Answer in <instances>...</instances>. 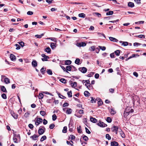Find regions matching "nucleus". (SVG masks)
Returning a JSON list of instances; mask_svg holds the SVG:
<instances>
[{
	"instance_id": "9d476101",
	"label": "nucleus",
	"mask_w": 146,
	"mask_h": 146,
	"mask_svg": "<svg viewBox=\"0 0 146 146\" xmlns=\"http://www.w3.org/2000/svg\"><path fill=\"white\" fill-rule=\"evenodd\" d=\"M118 145L119 144L117 142L113 141L111 143V146H118Z\"/></svg>"
},
{
	"instance_id": "6e6d98bb",
	"label": "nucleus",
	"mask_w": 146,
	"mask_h": 146,
	"mask_svg": "<svg viewBox=\"0 0 146 146\" xmlns=\"http://www.w3.org/2000/svg\"><path fill=\"white\" fill-rule=\"evenodd\" d=\"M55 127V125L54 124L52 123L50 125H49V128L52 129L54 128V127Z\"/></svg>"
},
{
	"instance_id": "9b49d317",
	"label": "nucleus",
	"mask_w": 146,
	"mask_h": 146,
	"mask_svg": "<svg viewBox=\"0 0 146 146\" xmlns=\"http://www.w3.org/2000/svg\"><path fill=\"white\" fill-rule=\"evenodd\" d=\"M111 129L112 130V131H116L118 130L119 128L117 126L115 125Z\"/></svg>"
},
{
	"instance_id": "423d86ee",
	"label": "nucleus",
	"mask_w": 146,
	"mask_h": 146,
	"mask_svg": "<svg viewBox=\"0 0 146 146\" xmlns=\"http://www.w3.org/2000/svg\"><path fill=\"white\" fill-rule=\"evenodd\" d=\"M11 113L12 116L15 119H16L18 118V115L17 114L15 113L13 111H11Z\"/></svg>"
},
{
	"instance_id": "bf43d9fd",
	"label": "nucleus",
	"mask_w": 146,
	"mask_h": 146,
	"mask_svg": "<svg viewBox=\"0 0 146 146\" xmlns=\"http://www.w3.org/2000/svg\"><path fill=\"white\" fill-rule=\"evenodd\" d=\"M92 99L91 101V102L93 103L96 102V100L94 98L92 97H91Z\"/></svg>"
},
{
	"instance_id": "4468645a",
	"label": "nucleus",
	"mask_w": 146,
	"mask_h": 146,
	"mask_svg": "<svg viewBox=\"0 0 146 146\" xmlns=\"http://www.w3.org/2000/svg\"><path fill=\"white\" fill-rule=\"evenodd\" d=\"M110 40L112 41L117 42L118 41V40L115 38L113 37H109Z\"/></svg>"
},
{
	"instance_id": "2eb2a0df",
	"label": "nucleus",
	"mask_w": 146,
	"mask_h": 146,
	"mask_svg": "<svg viewBox=\"0 0 146 146\" xmlns=\"http://www.w3.org/2000/svg\"><path fill=\"white\" fill-rule=\"evenodd\" d=\"M110 112L112 115H114L116 113V111L114 110V109L113 108H111Z\"/></svg>"
},
{
	"instance_id": "f03ea898",
	"label": "nucleus",
	"mask_w": 146,
	"mask_h": 146,
	"mask_svg": "<svg viewBox=\"0 0 146 146\" xmlns=\"http://www.w3.org/2000/svg\"><path fill=\"white\" fill-rule=\"evenodd\" d=\"M97 124L99 126L102 127H104L107 126V125L106 124L101 121H100Z\"/></svg>"
},
{
	"instance_id": "864d4df0",
	"label": "nucleus",
	"mask_w": 146,
	"mask_h": 146,
	"mask_svg": "<svg viewBox=\"0 0 146 146\" xmlns=\"http://www.w3.org/2000/svg\"><path fill=\"white\" fill-rule=\"evenodd\" d=\"M100 49H101L102 50L104 51L106 49V47L105 46H99Z\"/></svg>"
},
{
	"instance_id": "20e7f679",
	"label": "nucleus",
	"mask_w": 146,
	"mask_h": 146,
	"mask_svg": "<svg viewBox=\"0 0 146 146\" xmlns=\"http://www.w3.org/2000/svg\"><path fill=\"white\" fill-rule=\"evenodd\" d=\"M68 127L69 128V131L70 132H72L73 131V128L74 127L73 124L71 123H70Z\"/></svg>"
},
{
	"instance_id": "a211bd4d",
	"label": "nucleus",
	"mask_w": 146,
	"mask_h": 146,
	"mask_svg": "<svg viewBox=\"0 0 146 146\" xmlns=\"http://www.w3.org/2000/svg\"><path fill=\"white\" fill-rule=\"evenodd\" d=\"M56 43L53 42H51L50 43V46L52 49H54L56 47Z\"/></svg>"
},
{
	"instance_id": "bb28decb",
	"label": "nucleus",
	"mask_w": 146,
	"mask_h": 146,
	"mask_svg": "<svg viewBox=\"0 0 146 146\" xmlns=\"http://www.w3.org/2000/svg\"><path fill=\"white\" fill-rule=\"evenodd\" d=\"M46 70V68H45L44 69V67H42L40 69V71L42 74H44L45 73Z\"/></svg>"
},
{
	"instance_id": "7c9ffc66",
	"label": "nucleus",
	"mask_w": 146,
	"mask_h": 146,
	"mask_svg": "<svg viewBox=\"0 0 146 146\" xmlns=\"http://www.w3.org/2000/svg\"><path fill=\"white\" fill-rule=\"evenodd\" d=\"M106 120L108 122L110 123L112 121V119L110 117H108L106 118Z\"/></svg>"
},
{
	"instance_id": "4d7b16f0",
	"label": "nucleus",
	"mask_w": 146,
	"mask_h": 146,
	"mask_svg": "<svg viewBox=\"0 0 146 146\" xmlns=\"http://www.w3.org/2000/svg\"><path fill=\"white\" fill-rule=\"evenodd\" d=\"M18 43L22 47H23L24 46V43L23 41H21L18 42Z\"/></svg>"
},
{
	"instance_id": "412c9836",
	"label": "nucleus",
	"mask_w": 146,
	"mask_h": 146,
	"mask_svg": "<svg viewBox=\"0 0 146 146\" xmlns=\"http://www.w3.org/2000/svg\"><path fill=\"white\" fill-rule=\"evenodd\" d=\"M121 51L120 50H117L115 51L114 52L115 54L117 56H119L120 54V52Z\"/></svg>"
},
{
	"instance_id": "e433bc0d",
	"label": "nucleus",
	"mask_w": 146,
	"mask_h": 146,
	"mask_svg": "<svg viewBox=\"0 0 146 146\" xmlns=\"http://www.w3.org/2000/svg\"><path fill=\"white\" fill-rule=\"evenodd\" d=\"M95 46H92L90 48L89 50L90 51H94L95 50Z\"/></svg>"
},
{
	"instance_id": "8fccbe9b",
	"label": "nucleus",
	"mask_w": 146,
	"mask_h": 146,
	"mask_svg": "<svg viewBox=\"0 0 146 146\" xmlns=\"http://www.w3.org/2000/svg\"><path fill=\"white\" fill-rule=\"evenodd\" d=\"M1 97L3 99H5L7 98L6 95L4 93H3L1 95Z\"/></svg>"
},
{
	"instance_id": "f257e3e1",
	"label": "nucleus",
	"mask_w": 146,
	"mask_h": 146,
	"mask_svg": "<svg viewBox=\"0 0 146 146\" xmlns=\"http://www.w3.org/2000/svg\"><path fill=\"white\" fill-rule=\"evenodd\" d=\"M45 129V128L44 126H40L38 131V133L40 135L42 134L44 132Z\"/></svg>"
},
{
	"instance_id": "49530a36",
	"label": "nucleus",
	"mask_w": 146,
	"mask_h": 146,
	"mask_svg": "<svg viewBox=\"0 0 146 146\" xmlns=\"http://www.w3.org/2000/svg\"><path fill=\"white\" fill-rule=\"evenodd\" d=\"M78 132V133H81L82 132V130L81 129V126H80L79 127L77 128Z\"/></svg>"
},
{
	"instance_id": "338daca9",
	"label": "nucleus",
	"mask_w": 146,
	"mask_h": 146,
	"mask_svg": "<svg viewBox=\"0 0 146 146\" xmlns=\"http://www.w3.org/2000/svg\"><path fill=\"white\" fill-rule=\"evenodd\" d=\"M28 126L31 129H33L34 127L33 125L32 124H30Z\"/></svg>"
},
{
	"instance_id": "c756f323",
	"label": "nucleus",
	"mask_w": 146,
	"mask_h": 146,
	"mask_svg": "<svg viewBox=\"0 0 146 146\" xmlns=\"http://www.w3.org/2000/svg\"><path fill=\"white\" fill-rule=\"evenodd\" d=\"M113 13V11H110L109 12H107L106 13V15H112Z\"/></svg>"
},
{
	"instance_id": "cd10ccee",
	"label": "nucleus",
	"mask_w": 146,
	"mask_h": 146,
	"mask_svg": "<svg viewBox=\"0 0 146 146\" xmlns=\"http://www.w3.org/2000/svg\"><path fill=\"white\" fill-rule=\"evenodd\" d=\"M1 90L4 92H7V91L6 90V88L4 86H2L1 88Z\"/></svg>"
},
{
	"instance_id": "ddd939ff",
	"label": "nucleus",
	"mask_w": 146,
	"mask_h": 146,
	"mask_svg": "<svg viewBox=\"0 0 146 146\" xmlns=\"http://www.w3.org/2000/svg\"><path fill=\"white\" fill-rule=\"evenodd\" d=\"M90 121L94 123H96L98 121L97 119L94 118H93L92 117H91L90 118Z\"/></svg>"
},
{
	"instance_id": "58836bf2",
	"label": "nucleus",
	"mask_w": 146,
	"mask_h": 146,
	"mask_svg": "<svg viewBox=\"0 0 146 146\" xmlns=\"http://www.w3.org/2000/svg\"><path fill=\"white\" fill-rule=\"evenodd\" d=\"M88 84V86H87V88L89 90L92 89L93 88V86L91 85V84L90 83V84Z\"/></svg>"
},
{
	"instance_id": "393cba45",
	"label": "nucleus",
	"mask_w": 146,
	"mask_h": 146,
	"mask_svg": "<svg viewBox=\"0 0 146 146\" xmlns=\"http://www.w3.org/2000/svg\"><path fill=\"white\" fill-rule=\"evenodd\" d=\"M72 110L70 108H68L66 111V113L68 114H70L72 113Z\"/></svg>"
},
{
	"instance_id": "69168bd1",
	"label": "nucleus",
	"mask_w": 146,
	"mask_h": 146,
	"mask_svg": "<svg viewBox=\"0 0 146 146\" xmlns=\"http://www.w3.org/2000/svg\"><path fill=\"white\" fill-rule=\"evenodd\" d=\"M14 137H15L16 138H17L19 139H20V135L19 134H14Z\"/></svg>"
},
{
	"instance_id": "ea45409f",
	"label": "nucleus",
	"mask_w": 146,
	"mask_h": 146,
	"mask_svg": "<svg viewBox=\"0 0 146 146\" xmlns=\"http://www.w3.org/2000/svg\"><path fill=\"white\" fill-rule=\"evenodd\" d=\"M44 97L43 94L42 93H40L39 94L38 97L39 99H42Z\"/></svg>"
},
{
	"instance_id": "1a4fd4ad",
	"label": "nucleus",
	"mask_w": 146,
	"mask_h": 146,
	"mask_svg": "<svg viewBox=\"0 0 146 146\" xmlns=\"http://www.w3.org/2000/svg\"><path fill=\"white\" fill-rule=\"evenodd\" d=\"M98 100V106H99L103 104V102L102 100L100 98H98L97 99Z\"/></svg>"
},
{
	"instance_id": "f3484780",
	"label": "nucleus",
	"mask_w": 146,
	"mask_h": 146,
	"mask_svg": "<svg viewBox=\"0 0 146 146\" xmlns=\"http://www.w3.org/2000/svg\"><path fill=\"white\" fill-rule=\"evenodd\" d=\"M11 60L12 61H14L15 60L16 57L13 54H11L10 55Z\"/></svg>"
},
{
	"instance_id": "e2e57ef3",
	"label": "nucleus",
	"mask_w": 146,
	"mask_h": 146,
	"mask_svg": "<svg viewBox=\"0 0 146 146\" xmlns=\"http://www.w3.org/2000/svg\"><path fill=\"white\" fill-rule=\"evenodd\" d=\"M15 46L17 47L16 49L17 50H19L20 49L21 47L18 44H15Z\"/></svg>"
},
{
	"instance_id": "de8ad7c7",
	"label": "nucleus",
	"mask_w": 146,
	"mask_h": 146,
	"mask_svg": "<svg viewBox=\"0 0 146 146\" xmlns=\"http://www.w3.org/2000/svg\"><path fill=\"white\" fill-rule=\"evenodd\" d=\"M94 74V72H90L89 74H88L87 76L88 77H92Z\"/></svg>"
},
{
	"instance_id": "6e6552de",
	"label": "nucleus",
	"mask_w": 146,
	"mask_h": 146,
	"mask_svg": "<svg viewBox=\"0 0 146 146\" xmlns=\"http://www.w3.org/2000/svg\"><path fill=\"white\" fill-rule=\"evenodd\" d=\"M32 65L34 67H36L37 66V61L34 60H33L32 62Z\"/></svg>"
},
{
	"instance_id": "473e14b6",
	"label": "nucleus",
	"mask_w": 146,
	"mask_h": 146,
	"mask_svg": "<svg viewBox=\"0 0 146 146\" xmlns=\"http://www.w3.org/2000/svg\"><path fill=\"white\" fill-rule=\"evenodd\" d=\"M60 82L63 83H66V80L64 78H62L60 80Z\"/></svg>"
},
{
	"instance_id": "13d9d810",
	"label": "nucleus",
	"mask_w": 146,
	"mask_h": 146,
	"mask_svg": "<svg viewBox=\"0 0 146 146\" xmlns=\"http://www.w3.org/2000/svg\"><path fill=\"white\" fill-rule=\"evenodd\" d=\"M49 39H50L51 40H52V41H54V42H57L56 38H55L51 37V38H49Z\"/></svg>"
},
{
	"instance_id": "3c124183",
	"label": "nucleus",
	"mask_w": 146,
	"mask_h": 146,
	"mask_svg": "<svg viewBox=\"0 0 146 146\" xmlns=\"http://www.w3.org/2000/svg\"><path fill=\"white\" fill-rule=\"evenodd\" d=\"M67 127L66 126H65L64 127L63 129L62 130V132L64 133H66L67 131Z\"/></svg>"
},
{
	"instance_id": "a18cd8bd",
	"label": "nucleus",
	"mask_w": 146,
	"mask_h": 146,
	"mask_svg": "<svg viewBox=\"0 0 146 146\" xmlns=\"http://www.w3.org/2000/svg\"><path fill=\"white\" fill-rule=\"evenodd\" d=\"M40 114L42 116H44L46 114V112L44 111H40Z\"/></svg>"
},
{
	"instance_id": "f704fd0d",
	"label": "nucleus",
	"mask_w": 146,
	"mask_h": 146,
	"mask_svg": "<svg viewBox=\"0 0 146 146\" xmlns=\"http://www.w3.org/2000/svg\"><path fill=\"white\" fill-rule=\"evenodd\" d=\"M89 92L87 91H85L84 93V95L86 97H88L89 96L88 94H90Z\"/></svg>"
},
{
	"instance_id": "052dcab7",
	"label": "nucleus",
	"mask_w": 146,
	"mask_h": 146,
	"mask_svg": "<svg viewBox=\"0 0 146 146\" xmlns=\"http://www.w3.org/2000/svg\"><path fill=\"white\" fill-rule=\"evenodd\" d=\"M85 129H86V132L88 134H90L91 133L90 131L89 130L87 127H85Z\"/></svg>"
},
{
	"instance_id": "5fc2aeb1",
	"label": "nucleus",
	"mask_w": 146,
	"mask_h": 146,
	"mask_svg": "<svg viewBox=\"0 0 146 146\" xmlns=\"http://www.w3.org/2000/svg\"><path fill=\"white\" fill-rule=\"evenodd\" d=\"M44 34H42L41 35H35V37H36L37 38H41L42 36Z\"/></svg>"
},
{
	"instance_id": "a19ab883",
	"label": "nucleus",
	"mask_w": 146,
	"mask_h": 146,
	"mask_svg": "<svg viewBox=\"0 0 146 146\" xmlns=\"http://www.w3.org/2000/svg\"><path fill=\"white\" fill-rule=\"evenodd\" d=\"M82 138L85 141H87L89 139L88 137L85 135H84V136L82 137Z\"/></svg>"
},
{
	"instance_id": "0eeeda50",
	"label": "nucleus",
	"mask_w": 146,
	"mask_h": 146,
	"mask_svg": "<svg viewBox=\"0 0 146 146\" xmlns=\"http://www.w3.org/2000/svg\"><path fill=\"white\" fill-rule=\"evenodd\" d=\"M69 83L70 84H71L73 88H75L76 87L77 83L76 82H74L73 83H72V82L71 81H69Z\"/></svg>"
},
{
	"instance_id": "7ed1b4c3",
	"label": "nucleus",
	"mask_w": 146,
	"mask_h": 146,
	"mask_svg": "<svg viewBox=\"0 0 146 146\" xmlns=\"http://www.w3.org/2000/svg\"><path fill=\"white\" fill-rule=\"evenodd\" d=\"M79 70L83 73H86L87 70V69L85 67H80L79 68Z\"/></svg>"
},
{
	"instance_id": "79ce46f5",
	"label": "nucleus",
	"mask_w": 146,
	"mask_h": 146,
	"mask_svg": "<svg viewBox=\"0 0 146 146\" xmlns=\"http://www.w3.org/2000/svg\"><path fill=\"white\" fill-rule=\"evenodd\" d=\"M57 117L56 114H54L52 116V119L53 121L57 119Z\"/></svg>"
},
{
	"instance_id": "c85d7f7f",
	"label": "nucleus",
	"mask_w": 146,
	"mask_h": 146,
	"mask_svg": "<svg viewBox=\"0 0 146 146\" xmlns=\"http://www.w3.org/2000/svg\"><path fill=\"white\" fill-rule=\"evenodd\" d=\"M79 17L84 18L86 17L84 13H81L78 14Z\"/></svg>"
},
{
	"instance_id": "72a5a7b5",
	"label": "nucleus",
	"mask_w": 146,
	"mask_h": 146,
	"mask_svg": "<svg viewBox=\"0 0 146 146\" xmlns=\"http://www.w3.org/2000/svg\"><path fill=\"white\" fill-rule=\"evenodd\" d=\"M46 139V136L44 135L42 136L41 138L40 141L42 142L44 141V140H45Z\"/></svg>"
},
{
	"instance_id": "6ab92c4d",
	"label": "nucleus",
	"mask_w": 146,
	"mask_h": 146,
	"mask_svg": "<svg viewBox=\"0 0 146 146\" xmlns=\"http://www.w3.org/2000/svg\"><path fill=\"white\" fill-rule=\"evenodd\" d=\"M72 67L70 66H67L66 67V72L68 73V71H70L71 70Z\"/></svg>"
},
{
	"instance_id": "c03bdc74",
	"label": "nucleus",
	"mask_w": 146,
	"mask_h": 146,
	"mask_svg": "<svg viewBox=\"0 0 146 146\" xmlns=\"http://www.w3.org/2000/svg\"><path fill=\"white\" fill-rule=\"evenodd\" d=\"M135 36V37H138L139 38H144L145 37V35H140L138 36Z\"/></svg>"
},
{
	"instance_id": "0e129e2a",
	"label": "nucleus",
	"mask_w": 146,
	"mask_h": 146,
	"mask_svg": "<svg viewBox=\"0 0 146 146\" xmlns=\"http://www.w3.org/2000/svg\"><path fill=\"white\" fill-rule=\"evenodd\" d=\"M13 140L14 141V142L15 143H18V141H17V138L15 137L14 136L13 137Z\"/></svg>"
},
{
	"instance_id": "4c0bfd02",
	"label": "nucleus",
	"mask_w": 146,
	"mask_h": 146,
	"mask_svg": "<svg viewBox=\"0 0 146 146\" xmlns=\"http://www.w3.org/2000/svg\"><path fill=\"white\" fill-rule=\"evenodd\" d=\"M67 94L69 97H71L72 96V91H70L69 92H68Z\"/></svg>"
},
{
	"instance_id": "2f4dec72",
	"label": "nucleus",
	"mask_w": 146,
	"mask_h": 146,
	"mask_svg": "<svg viewBox=\"0 0 146 146\" xmlns=\"http://www.w3.org/2000/svg\"><path fill=\"white\" fill-rule=\"evenodd\" d=\"M119 133L122 137L124 138L125 137V134L123 131H119Z\"/></svg>"
},
{
	"instance_id": "dca6fc26",
	"label": "nucleus",
	"mask_w": 146,
	"mask_h": 146,
	"mask_svg": "<svg viewBox=\"0 0 146 146\" xmlns=\"http://www.w3.org/2000/svg\"><path fill=\"white\" fill-rule=\"evenodd\" d=\"M44 51L48 53H51V50L50 48L48 47L45 49Z\"/></svg>"
},
{
	"instance_id": "a878e982",
	"label": "nucleus",
	"mask_w": 146,
	"mask_h": 146,
	"mask_svg": "<svg viewBox=\"0 0 146 146\" xmlns=\"http://www.w3.org/2000/svg\"><path fill=\"white\" fill-rule=\"evenodd\" d=\"M72 63L71 60H66L65 61V64L66 65H69L70 64Z\"/></svg>"
},
{
	"instance_id": "5701e85b",
	"label": "nucleus",
	"mask_w": 146,
	"mask_h": 146,
	"mask_svg": "<svg viewBox=\"0 0 146 146\" xmlns=\"http://www.w3.org/2000/svg\"><path fill=\"white\" fill-rule=\"evenodd\" d=\"M80 60L79 58H77L75 61V63L77 65H78L80 64Z\"/></svg>"
},
{
	"instance_id": "774afa93",
	"label": "nucleus",
	"mask_w": 146,
	"mask_h": 146,
	"mask_svg": "<svg viewBox=\"0 0 146 146\" xmlns=\"http://www.w3.org/2000/svg\"><path fill=\"white\" fill-rule=\"evenodd\" d=\"M29 114H30V113H29V112H28L25 113V114L24 115V116L25 117L27 118L29 117Z\"/></svg>"
},
{
	"instance_id": "c9c22d12",
	"label": "nucleus",
	"mask_w": 146,
	"mask_h": 146,
	"mask_svg": "<svg viewBox=\"0 0 146 146\" xmlns=\"http://www.w3.org/2000/svg\"><path fill=\"white\" fill-rule=\"evenodd\" d=\"M47 72L49 75H52V71L50 69H47Z\"/></svg>"
},
{
	"instance_id": "680f3d73",
	"label": "nucleus",
	"mask_w": 146,
	"mask_h": 146,
	"mask_svg": "<svg viewBox=\"0 0 146 146\" xmlns=\"http://www.w3.org/2000/svg\"><path fill=\"white\" fill-rule=\"evenodd\" d=\"M128 43L127 42H123V44L121 45H123L124 46H127L128 45Z\"/></svg>"
},
{
	"instance_id": "f8f14e48",
	"label": "nucleus",
	"mask_w": 146,
	"mask_h": 146,
	"mask_svg": "<svg viewBox=\"0 0 146 146\" xmlns=\"http://www.w3.org/2000/svg\"><path fill=\"white\" fill-rule=\"evenodd\" d=\"M39 135L37 136L36 134H35L31 136L30 137L31 138H32L33 140H37V138Z\"/></svg>"
},
{
	"instance_id": "b1692460",
	"label": "nucleus",
	"mask_w": 146,
	"mask_h": 146,
	"mask_svg": "<svg viewBox=\"0 0 146 146\" xmlns=\"http://www.w3.org/2000/svg\"><path fill=\"white\" fill-rule=\"evenodd\" d=\"M4 82L6 84H8L10 83V80L8 78H6L4 79Z\"/></svg>"
},
{
	"instance_id": "37998d69",
	"label": "nucleus",
	"mask_w": 146,
	"mask_h": 146,
	"mask_svg": "<svg viewBox=\"0 0 146 146\" xmlns=\"http://www.w3.org/2000/svg\"><path fill=\"white\" fill-rule=\"evenodd\" d=\"M106 138L108 139V140H110L111 139V137L110 135L108 134H107L106 135Z\"/></svg>"
},
{
	"instance_id": "aec40b11",
	"label": "nucleus",
	"mask_w": 146,
	"mask_h": 146,
	"mask_svg": "<svg viewBox=\"0 0 146 146\" xmlns=\"http://www.w3.org/2000/svg\"><path fill=\"white\" fill-rule=\"evenodd\" d=\"M128 6L131 8H132L134 6V4L131 2H129L128 4Z\"/></svg>"
},
{
	"instance_id": "4be33fe9",
	"label": "nucleus",
	"mask_w": 146,
	"mask_h": 146,
	"mask_svg": "<svg viewBox=\"0 0 146 146\" xmlns=\"http://www.w3.org/2000/svg\"><path fill=\"white\" fill-rule=\"evenodd\" d=\"M130 109H131V107H126L125 108V112L128 113L130 114Z\"/></svg>"
},
{
	"instance_id": "39448f33",
	"label": "nucleus",
	"mask_w": 146,
	"mask_h": 146,
	"mask_svg": "<svg viewBox=\"0 0 146 146\" xmlns=\"http://www.w3.org/2000/svg\"><path fill=\"white\" fill-rule=\"evenodd\" d=\"M42 119L40 118H38L35 122V124L36 126L38 125L40 123H42Z\"/></svg>"
},
{
	"instance_id": "603ef678",
	"label": "nucleus",
	"mask_w": 146,
	"mask_h": 146,
	"mask_svg": "<svg viewBox=\"0 0 146 146\" xmlns=\"http://www.w3.org/2000/svg\"><path fill=\"white\" fill-rule=\"evenodd\" d=\"M129 114V113H128L125 112V111H124L123 113L124 117L125 118H126Z\"/></svg>"
},
{
	"instance_id": "09e8293b",
	"label": "nucleus",
	"mask_w": 146,
	"mask_h": 146,
	"mask_svg": "<svg viewBox=\"0 0 146 146\" xmlns=\"http://www.w3.org/2000/svg\"><path fill=\"white\" fill-rule=\"evenodd\" d=\"M42 56L44 58H48L49 59V58L48 56H47L46 55L44 54H41Z\"/></svg>"
}]
</instances>
